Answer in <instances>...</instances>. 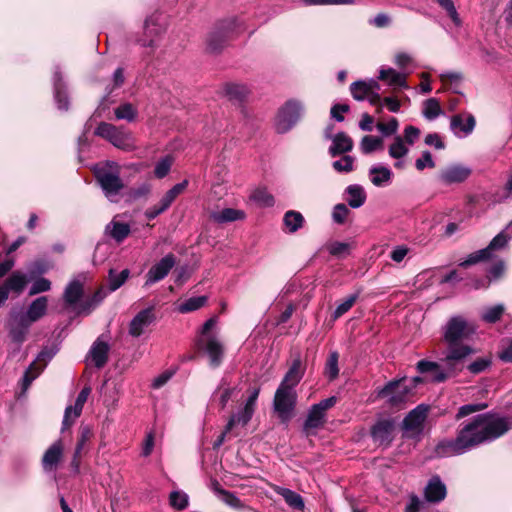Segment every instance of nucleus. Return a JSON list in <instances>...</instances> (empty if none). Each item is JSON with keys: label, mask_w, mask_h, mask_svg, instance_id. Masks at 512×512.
Here are the masks:
<instances>
[{"label": "nucleus", "mask_w": 512, "mask_h": 512, "mask_svg": "<svg viewBox=\"0 0 512 512\" xmlns=\"http://www.w3.org/2000/svg\"><path fill=\"white\" fill-rule=\"evenodd\" d=\"M226 96L230 100L243 101L249 95V88L244 84L228 83L224 87Z\"/></svg>", "instance_id": "nucleus-32"}, {"label": "nucleus", "mask_w": 512, "mask_h": 512, "mask_svg": "<svg viewBox=\"0 0 512 512\" xmlns=\"http://www.w3.org/2000/svg\"><path fill=\"white\" fill-rule=\"evenodd\" d=\"M114 114L118 120L132 122L136 119L137 110L131 103H123L114 109Z\"/></svg>", "instance_id": "nucleus-38"}, {"label": "nucleus", "mask_w": 512, "mask_h": 512, "mask_svg": "<svg viewBox=\"0 0 512 512\" xmlns=\"http://www.w3.org/2000/svg\"><path fill=\"white\" fill-rule=\"evenodd\" d=\"M354 143L352 138L344 132H339L332 137V144L329 148V154L332 157L350 152Z\"/></svg>", "instance_id": "nucleus-22"}, {"label": "nucleus", "mask_w": 512, "mask_h": 512, "mask_svg": "<svg viewBox=\"0 0 512 512\" xmlns=\"http://www.w3.org/2000/svg\"><path fill=\"white\" fill-rule=\"evenodd\" d=\"M63 456V443L61 440L54 442L44 453L42 458L43 469L47 472L55 471Z\"/></svg>", "instance_id": "nucleus-18"}, {"label": "nucleus", "mask_w": 512, "mask_h": 512, "mask_svg": "<svg viewBox=\"0 0 512 512\" xmlns=\"http://www.w3.org/2000/svg\"><path fill=\"white\" fill-rule=\"evenodd\" d=\"M82 294V284L79 281L74 280L67 285L64 291V300L67 304L73 305L81 298Z\"/></svg>", "instance_id": "nucleus-36"}, {"label": "nucleus", "mask_w": 512, "mask_h": 512, "mask_svg": "<svg viewBox=\"0 0 512 512\" xmlns=\"http://www.w3.org/2000/svg\"><path fill=\"white\" fill-rule=\"evenodd\" d=\"M492 361L490 357H480L467 365V370L473 374L477 375L484 372L491 365Z\"/></svg>", "instance_id": "nucleus-51"}, {"label": "nucleus", "mask_w": 512, "mask_h": 512, "mask_svg": "<svg viewBox=\"0 0 512 512\" xmlns=\"http://www.w3.org/2000/svg\"><path fill=\"white\" fill-rule=\"evenodd\" d=\"M490 256H489V249H481L479 251H476L472 254H470L467 259H465L464 261H462L459 265L461 267H468L470 265H473V264H476L480 261H483V260H486V259H489Z\"/></svg>", "instance_id": "nucleus-55"}, {"label": "nucleus", "mask_w": 512, "mask_h": 512, "mask_svg": "<svg viewBox=\"0 0 512 512\" xmlns=\"http://www.w3.org/2000/svg\"><path fill=\"white\" fill-rule=\"evenodd\" d=\"M106 232L117 242H122L130 233V226L127 223L111 221L106 226Z\"/></svg>", "instance_id": "nucleus-31"}, {"label": "nucleus", "mask_w": 512, "mask_h": 512, "mask_svg": "<svg viewBox=\"0 0 512 512\" xmlns=\"http://www.w3.org/2000/svg\"><path fill=\"white\" fill-rule=\"evenodd\" d=\"M129 270L124 269L119 274H116L112 269L109 271V290L115 291L120 288L129 277Z\"/></svg>", "instance_id": "nucleus-47"}, {"label": "nucleus", "mask_w": 512, "mask_h": 512, "mask_svg": "<svg viewBox=\"0 0 512 512\" xmlns=\"http://www.w3.org/2000/svg\"><path fill=\"white\" fill-rule=\"evenodd\" d=\"M354 157L345 155L332 163V167L339 173H349L354 170Z\"/></svg>", "instance_id": "nucleus-52"}, {"label": "nucleus", "mask_w": 512, "mask_h": 512, "mask_svg": "<svg viewBox=\"0 0 512 512\" xmlns=\"http://www.w3.org/2000/svg\"><path fill=\"white\" fill-rule=\"evenodd\" d=\"M176 258L173 254H167L159 262L153 265L146 274V286H150L164 279L174 267Z\"/></svg>", "instance_id": "nucleus-13"}, {"label": "nucleus", "mask_w": 512, "mask_h": 512, "mask_svg": "<svg viewBox=\"0 0 512 512\" xmlns=\"http://www.w3.org/2000/svg\"><path fill=\"white\" fill-rule=\"evenodd\" d=\"M26 283V276L21 272L16 271L11 274V276L5 281L4 285L9 289V291L20 294L24 290Z\"/></svg>", "instance_id": "nucleus-37"}, {"label": "nucleus", "mask_w": 512, "mask_h": 512, "mask_svg": "<svg viewBox=\"0 0 512 512\" xmlns=\"http://www.w3.org/2000/svg\"><path fill=\"white\" fill-rule=\"evenodd\" d=\"M338 360H339L338 352L333 351L329 354V357L326 361L325 375L331 381L336 379L339 374Z\"/></svg>", "instance_id": "nucleus-44"}, {"label": "nucleus", "mask_w": 512, "mask_h": 512, "mask_svg": "<svg viewBox=\"0 0 512 512\" xmlns=\"http://www.w3.org/2000/svg\"><path fill=\"white\" fill-rule=\"evenodd\" d=\"M372 89H380V85L376 80L355 81L350 86V92L357 101L365 100Z\"/></svg>", "instance_id": "nucleus-26"}, {"label": "nucleus", "mask_w": 512, "mask_h": 512, "mask_svg": "<svg viewBox=\"0 0 512 512\" xmlns=\"http://www.w3.org/2000/svg\"><path fill=\"white\" fill-rule=\"evenodd\" d=\"M423 116L428 120H434L442 114L440 103L435 98L427 99L423 103Z\"/></svg>", "instance_id": "nucleus-39"}, {"label": "nucleus", "mask_w": 512, "mask_h": 512, "mask_svg": "<svg viewBox=\"0 0 512 512\" xmlns=\"http://www.w3.org/2000/svg\"><path fill=\"white\" fill-rule=\"evenodd\" d=\"M253 414V412L243 408L238 413L231 415L226 424V432H233L237 426L245 427Z\"/></svg>", "instance_id": "nucleus-30"}, {"label": "nucleus", "mask_w": 512, "mask_h": 512, "mask_svg": "<svg viewBox=\"0 0 512 512\" xmlns=\"http://www.w3.org/2000/svg\"><path fill=\"white\" fill-rule=\"evenodd\" d=\"M57 353L55 346L44 347L38 354L36 360L32 362L25 371L22 379L23 390H27L32 381L43 371L47 363Z\"/></svg>", "instance_id": "nucleus-10"}, {"label": "nucleus", "mask_w": 512, "mask_h": 512, "mask_svg": "<svg viewBox=\"0 0 512 512\" xmlns=\"http://www.w3.org/2000/svg\"><path fill=\"white\" fill-rule=\"evenodd\" d=\"M210 219L218 224L242 220L245 218V212L234 208H224L220 211H212Z\"/></svg>", "instance_id": "nucleus-25"}, {"label": "nucleus", "mask_w": 512, "mask_h": 512, "mask_svg": "<svg viewBox=\"0 0 512 512\" xmlns=\"http://www.w3.org/2000/svg\"><path fill=\"white\" fill-rule=\"evenodd\" d=\"M507 242V236L504 233H499L492 239L490 244L485 249H489V256L491 257L492 251L503 248L507 244Z\"/></svg>", "instance_id": "nucleus-63"}, {"label": "nucleus", "mask_w": 512, "mask_h": 512, "mask_svg": "<svg viewBox=\"0 0 512 512\" xmlns=\"http://www.w3.org/2000/svg\"><path fill=\"white\" fill-rule=\"evenodd\" d=\"M357 299H358L357 293L347 296L343 301H341L337 305L336 309L333 312V318L338 319L339 317L344 315L346 312H348L353 307V305L355 304Z\"/></svg>", "instance_id": "nucleus-48"}, {"label": "nucleus", "mask_w": 512, "mask_h": 512, "mask_svg": "<svg viewBox=\"0 0 512 512\" xmlns=\"http://www.w3.org/2000/svg\"><path fill=\"white\" fill-rule=\"evenodd\" d=\"M155 314L152 307L141 310L137 313L129 324V334L132 337H139L144 330L154 322Z\"/></svg>", "instance_id": "nucleus-15"}, {"label": "nucleus", "mask_w": 512, "mask_h": 512, "mask_svg": "<svg viewBox=\"0 0 512 512\" xmlns=\"http://www.w3.org/2000/svg\"><path fill=\"white\" fill-rule=\"evenodd\" d=\"M93 436V431L89 426H81L79 430V439L76 444V456H79L84 449L87 442L90 441V439Z\"/></svg>", "instance_id": "nucleus-53"}, {"label": "nucleus", "mask_w": 512, "mask_h": 512, "mask_svg": "<svg viewBox=\"0 0 512 512\" xmlns=\"http://www.w3.org/2000/svg\"><path fill=\"white\" fill-rule=\"evenodd\" d=\"M486 408L485 404H467L463 405L459 408L458 413L456 415L457 419L468 416L474 412L480 411Z\"/></svg>", "instance_id": "nucleus-62"}, {"label": "nucleus", "mask_w": 512, "mask_h": 512, "mask_svg": "<svg viewBox=\"0 0 512 512\" xmlns=\"http://www.w3.org/2000/svg\"><path fill=\"white\" fill-rule=\"evenodd\" d=\"M346 193L348 195L347 202L352 208L361 207L366 200V193L362 186L353 184L349 185L346 188Z\"/></svg>", "instance_id": "nucleus-29"}, {"label": "nucleus", "mask_w": 512, "mask_h": 512, "mask_svg": "<svg viewBox=\"0 0 512 512\" xmlns=\"http://www.w3.org/2000/svg\"><path fill=\"white\" fill-rule=\"evenodd\" d=\"M470 174V168L461 165H452L443 169L438 177L442 184L450 185L464 182Z\"/></svg>", "instance_id": "nucleus-17"}, {"label": "nucleus", "mask_w": 512, "mask_h": 512, "mask_svg": "<svg viewBox=\"0 0 512 512\" xmlns=\"http://www.w3.org/2000/svg\"><path fill=\"white\" fill-rule=\"evenodd\" d=\"M219 498L230 507L236 509H240L243 507L241 500L230 491L226 490L225 492H222V495Z\"/></svg>", "instance_id": "nucleus-60"}, {"label": "nucleus", "mask_w": 512, "mask_h": 512, "mask_svg": "<svg viewBox=\"0 0 512 512\" xmlns=\"http://www.w3.org/2000/svg\"><path fill=\"white\" fill-rule=\"evenodd\" d=\"M383 146V140L379 137L366 135L360 142V149L364 154H370L376 150L381 149Z\"/></svg>", "instance_id": "nucleus-40"}, {"label": "nucleus", "mask_w": 512, "mask_h": 512, "mask_svg": "<svg viewBox=\"0 0 512 512\" xmlns=\"http://www.w3.org/2000/svg\"><path fill=\"white\" fill-rule=\"evenodd\" d=\"M370 180L373 185L380 187L390 182L392 172L385 166H372L369 170Z\"/></svg>", "instance_id": "nucleus-28"}, {"label": "nucleus", "mask_w": 512, "mask_h": 512, "mask_svg": "<svg viewBox=\"0 0 512 512\" xmlns=\"http://www.w3.org/2000/svg\"><path fill=\"white\" fill-rule=\"evenodd\" d=\"M303 221L302 214L296 211H288L284 215V224L292 233L302 227Z\"/></svg>", "instance_id": "nucleus-42"}, {"label": "nucleus", "mask_w": 512, "mask_h": 512, "mask_svg": "<svg viewBox=\"0 0 512 512\" xmlns=\"http://www.w3.org/2000/svg\"><path fill=\"white\" fill-rule=\"evenodd\" d=\"M51 289V282L46 278L36 279L29 291V295L33 296L42 292H47Z\"/></svg>", "instance_id": "nucleus-58"}, {"label": "nucleus", "mask_w": 512, "mask_h": 512, "mask_svg": "<svg viewBox=\"0 0 512 512\" xmlns=\"http://www.w3.org/2000/svg\"><path fill=\"white\" fill-rule=\"evenodd\" d=\"M170 505L177 510H184L188 506L189 497L185 492L173 491L169 496Z\"/></svg>", "instance_id": "nucleus-50"}, {"label": "nucleus", "mask_w": 512, "mask_h": 512, "mask_svg": "<svg viewBox=\"0 0 512 512\" xmlns=\"http://www.w3.org/2000/svg\"><path fill=\"white\" fill-rule=\"evenodd\" d=\"M328 250L333 256L344 257L349 254L351 246L344 242H334L329 245Z\"/></svg>", "instance_id": "nucleus-57"}, {"label": "nucleus", "mask_w": 512, "mask_h": 512, "mask_svg": "<svg viewBox=\"0 0 512 512\" xmlns=\"http://www.w3.org/2000/svg\"><path fill=\"white\" fill-rule=\"evenodd\" d=\"M206 302H207L206 296L191 297V298L187 299L186 301H184L183 303H181L178 307V310L181 313L192 312V311L198 310L201 307H203L206 304Z\"/></svg>", "instance_id": "nucleus-41"}, {"label": "nucleus", "mask_w": 512, "mask_h": 512, "mask_svg": "<svg viewBox=\"0 0 512 512\" xmlns=\"http://www.w3.org/2000/svg\"><path fill=\"white\" fill-rule=\"evenodd\" d=\"M464 353L451 351L450 354H444L441 363L420 360L417 363V370L424 373H431L429 380L434 383H442L451 377H455L464 369V363L461 362V357Z\"/></svg>", "instance_id": "nucleus-3"}, {"label": "nucleus", "mask_w": 512, "mask_h": 512, "mask_svg": "<svg viewBox=\"0 0 512 512\" xmlns=\"http://www.w3.org/2000/svg\"><path fill=\"white\" fill-rule=\"evenodd\" d=\"M406 77V73L398 72L393 68H381L379 71V79L391 87L408 88Z\"/></svg>", "instance_id": "nucleus-24"}, {"label": "nucleus", "mask_w": 512, "mask_h": 512, "mask_svg": "<svg viewBox=\"0 0 512 512\" xmlns=\"http://www.w3.org/2000/svg\"><path fill=\"white\" fill-rule=\"evenodd\" d=\"M427 412L428 408L426 406L418 405L408 413L402 423L404 437L417 438L422 434Z\"/></svg>", "instance_id": "nucleus-8"}, {"label": "nucleus", "mask_w": 512, "mask_h": 512, "mask_svg": "<svg viewBox=\"0 0 512 512\" xmlns=\"http://www.w3.org/2000/svg\"><path fill=\"white\" fill-rule=\"evenodd\" d=\"M415 166L420 171L424 170L426 167L434 168L435 162L432 159L431 153L429 151H424L422 156L416 160Z\"/></svg>", "instance_id": "nucleus-61"}, {"label": "nucleus", "mask_w": 512, "mask_h": 512, "mask_svg": "<svg viewBox=\"0 0 512 512\" xmlns=\"http://www.w3.org/2000/svg\"><path fill=\"white\" fill-rule=\"evenodd\" d=\"M399 127L398 120L391 118L387 123L378 122L376 125L377 130L384 136L394 135Z\"/></svg>", "instance_id": "nucleus-56"}, {"label": "nucleus", "mask_w": 512, "mask_h": 512, "mask_svg": "<svg viewBox=\"0 0 512 512\" xmlns=\"http://www.w3.org/2000/svg\"><path fill=\"white\" fill-rule=\"evenodd\" d=\"M511 428L512 422L506 417L478 415L458 431L455 439L439 441L435 447V454L438 457L464 454L486 441L500 437Z\"/></svg>", "instance_id": "nucleus-1"}, {"label": "nucleus", "mask_w": 512, "mask_h": 512, "mask_svg": "<svg viewBox=\"0 0 512 512\" xmlns=\"http://www.w3.org/2000/svg\"><path fill=\"white\" fill-rule=\"evenodd\" d=\"M445 484L439 476H433L425 487L424 495L428 502H440L446 497Z\"/></svg>", "instance_id": "nucleus-19"}, {"label": "nucleus", "mask_w": 512, "mask_h": 512, "mask_svg": "<svg viewBox=\"0 0 512 512\" xmlns=\"http://www.w3.org/2000/svg\"><path fill=\"white\" fill-rule=\"evenodd\" d=\"M420 130L412 125L405 127L403 136H401L405 143L410 146L413 145L420 137Z\"/></svg>", "instance_id": "nucleus-59"}, {"label": "nucleus", "mask_w": 512, "mask_h": 512, "mask_svg": "<svg viewBox=\"0 0 512 512\" xmlns=\"http://www.w3.org/2000/svg\"><path fill=\"white\" fill-rule=\"evenodd\" d=\"M336 402L337 398L335 396H331L317 404H314L308 412L304 423V430L307 433H310L311 430L322 427L325 423L326 411L332 408Z\"/></svg>", "instance_id": "nucleus-9"}, {"label": "nucleus", "mask_w": 512, "mask_h": 512, "mask_svg": "<svg viewBox=\"0 0 512 512\" xmlns=\"http://www.w3.org/2000/svg\"><path fill=\"white\" fill-rule=\"evenodd\" d=\"M173 163L171 156H166L158 161L155 165L154 174L157 178H164L170 171Z\"/></svg>", "instance_id": "nucleus-54"}, {"label": "nucleus", "mask_w": 512, "mask_h": 512, "mask_svg": "<svg viewBox=\"0 0 512 512\" xmlns=\"http://www.w3.org/2000/svg\"><path fill=\"white\" fill-rule=\"evenodd\" d=\"M95 134L118 148L128 149L130 147V135L110 123L101 122L96 128Z\"/></svg>", "instance_id": "nucleus-11"}, {"label": "nucleus", "mask_w": 512, "mask_h": 512, "mask_svg": "<svg viewBox=\"0 0 512 512\" xmlns=\"http://www.w3.org/2000/svg\"><path fill=\"white\" fill-rule=\"evenodd\" d=\"M450 127L456 136H467L475 127V118L472 115H468L466 122H464L462 115H455L451 119Z\"/></svg>", "instance_id": "nucleus-23"}, {"label": "nucleus", "mask_w": 512, "mask_h": 512, "mask_svg": "<svg viewBox=\"0 0 512 512\" xmlns=\"http://www.w3.org/2000/svg\"><path fill=\"white\" fill-rule=\"evenodd\" d=\"M297 402L296 390L278 387L273 400V407L278 417L287 422L292 418L293 410Z\"/></svg>", "instance_id": "nucleus-7"}, {"label": "nucleus", "mask_w": 512, "mask_h": 512, "mask_svg": "<svg viewBox=\"0 0 512 512\" xmlns=\"http://www.w3.org/2000/svg\"><path fill=\"white\" fill-rule=\"evenodd\" d=\"M304 112V105L301 101L290 99L278 110L275 118V129L278 133L284 134L290 131L300 120Z\"/></svg>", "instance_id": "nucleus-6"}, {"label": "nucleus", "mask_w": 512, "mask_h": 512, "mask_svg": "<svg viewBox=\"0 0 512 512\" xmlns=\"http://www.w3.org/2000/svg\"><path fill=\"white\" fill-rule=\"evenodd\" d=\"M236 392V387H230L225 380H222L217 389L213 394V398L219 399V404L221 408H225L228 401L232 398V396Z\"/></svg>", "instance_id": "nucleus-35"}, {"label": "nucleus", "mask_w": 512, "mask_h": 512, "mask_svg": "<svg viewBox=\"0 0 512 512\" xmlns=\"http://www.w3.org/2000/svg\"><path fill=\"white\" fill-rule=\"evenodd\" d=\"M275 491L281 495L286 503L294 509L302 510L304 508V502L302 497L296 492L282 487H277Z\"/></svg>", "instance_id": "nucleus-34"}, {"label": "nucleus", "mask_w": 512, "mask_h": 512, "mask_svg": "<svg viewBox=\"0 0 512 512\" xmlns=\"http://www.w3.org/2000/svg\"><path fill=\"white\" fill-rule=\"evenodd\" d=\"M304 375V369L302 368L301 360L295 359L290 366L289 370L285 374L279 387L295 390V387L299 384Z\"/></svg>", "instance_id": "nucleus-21"}, {"label": "nucleus", "mask_w": 512, "mask_h": 512, "mask_svg": "<svg viewBox=\"0 0 512 512\" xmlns=\"http://www.w3.org/2000/svg\"><path fill=\"white\" fill-rule=\"evenodd\" d=\"M474 332L473 325L462 316L451 317L443 327V339L447 344L445 354H450L451 351L464 353L461 357V362L464 363L466 358L475 354L476 350L472 346L462 343V341L470 338Z\"/></svg>", "instance_id": "nucleus-2"}, {"label": "nucleus", "mask_w": 512, "mask_h": 512, "mask_svg": "<svg viewBox=\"0 0 512 512\" xmlns=\"http://www.w3.org/2000/svg\"><path fill=\"white\" fill-rule=\"evenodd\" d=\"M60 76L58 72H55L54 75V90H55V99L59 109L67 110L68 109V98L65 91L62 90V86L60 84Z\"/></svg>", "instance_id": "nucleus-43"}, {"label": "nucleus", "mask_w": 512, "mask_h": 512, "mask_svg": "<svg viewBox=\"0 0 512 512\" xmlns=\"http://www.w3.org/2000/svg\"><path fill=\"white\" fill-rule=\"evenodd\" d=\"M391 158L400 160L409 153V146L400 135H396L388 149Z\"/></svg>", "instance_id": "nucleus-33"}, {"label": "nucleus", "mask_w": 512, "mask_h": 512, "mask_svg": "<svg viewBox=\"0 0 512 512\" xmlns=\"http://www.w3.org/2000/svg\"><path fill=\"white\" fill-rule=\"evenodd\" d=\"M409 392L410 388L407 386L405 380H399L389 382L379 391L378 396L387 398L388 402L392 405H397L405 400Z\"/></svg>", "instance_id": "nucleus-14"}, {"label": "nucleus", "mask_w": 512, "mask_h": 512, "mask_svg": "<svg viewBox=\"0 0 512 512\" xmlns=\"http://www.w3.org/2000/svg\"><path fill=\"white\" fill-rule=\"evenodd\" d=\"M348 213H349V209L347 208V206L345 204H337L333 209V213H332L333 220L338 224H342V223H344Z\"/></svg>", "instance_id": "nucleus-64"}, {"label": "nucleus", "mask_w": 512, "mask_h": 512, "mask_svg": "<svg viewBox=\"0 0 512 512\" xmlns=\"http://www.w3.org/2000/svg\"><path fill=\"white\" fill-rule=\"evenodd\" d=\"M82 404H79L77 401H75L74 406H68L65 409L64 419H63V430L65 428L70 427L73 422L80 416L82 409Z\"/></svg>", "instance_id": "nucleus-45"}, {"label": "nucleus", "mask_w": 512, "mask_h": 512, "mask_svg": "<svg viewBox=\"0 0 512 512\" xmlns=\"http://www.w3.org/2000/svg\"><path fill=\"white\" fill-rule=\"evenodd\" d=\"M251 199L264 207H270L274 204L273 196L265 188L254 190L251 194Z\"/></svg>", "instance_id": "nucleus-46"}, {"label": "nucleus", "mask_w": 512, "mask_h": 512, "mask_svg": "<svg viewBox=\"0 0 512 512\" xmlns=\"http://www.w3.org/2000/svg\"><path fill=\"white\" fill-rule=\"evenodd\" d=\"M216 325V319L210 318L208 319L203 327L201 336L197 341V345L200 349H203L210 360V365L212 367H218L222 362L223 357V347L220 341L212 334H210V330L213 329Z\"/></svg>", "instance_id": "nucleus-5"}, {"label": "nucleus", "mask_w": 512, "mask_h": 512, "mask_svg": "<svg viewBox=\"0 0 512 512\" xmlns=\"http://www.w3.org/2000/svg\"><path fill=\"white\" fill-rule=\"evenodd\" d=\"M47 302V297L41 296L30 304L26 313V317L30 323L37 321L45 315L47 310Z\"/></svg>", "instance_id": "nucleus-27"}, {"label": "nucleus", "mask_w": 512, "mask_h": 512, "mask_svg": "<svg viewBox=\"0 0 512 512\" xmlns=\"http://www.w3.org/2000/svg\"><path fill=\"white\" fill-rule=\"evenodd\" d=\"M110 347L108 343L98 338L92 345L87 360H90L97 368H102L108 360Z\"/></svg>", "instance_id": "nucleus-20"}, {"label": "nucleus", "mask_w": 512, "mask_h": 512, "mask_svg": "<svg viewBox=\"0 0 512 512\" xmlns=\"http://www.w3.org/2000/svg\"><path fill=\"white\" fill-rule=\"evenodd\" d=\"M395 423L391 419L379 420L371 429V436L378 446L387 448L394 439Z\"/></svg>", "instance_id": "nucleus-12"}, {"label": "nucleus", "mask_w": 512, "mask_h": 512, "mask_svg": "<svg viewBox=\"0 0 512 512\" xmlns=\"http://www.w3.org/2000/svg\"><path fill=\"white\" fill-rule=\"evenodd\" d=\"M504 313V306L502 304H497L492 307H488L482 313V320L487 323H495L502 317Z\"/></svg>", "instance_id": "nucleus-49"}, {"label": "nucleus", "mask_w": 512, "mask_h": 512, "mask_svg": "<svg viewBox=\"0 0 512 512\" xmlns=\"http://www.w3.org/2000/svg\"><path fill=\"white\" fill-rule=\"evenodd\" d=\"M97 183L101 187L104 195L111 202H117L124 189V183L120 178V167L115 162H107L98 165L94 169Z\"/></svg>", "instance_id": "nucleus-4"}, {"label": "nucleus", "mask_w": 512, "mask_h": 512, "mask_svg": "<svg viewBox=\"0 0 512 512\" xmlns=\"http://www.w3.org/2000/svg\"><path fill=\"white\" fill-rule=\"evenodd\" d=\"M233 26L234 23L229 22L227 25H223L211 32L207 39V48L211 52L220 51L226 45L228 39L231 38Z\"/></svg>", "instance_id": "nucleus-16"}]
</instances>
